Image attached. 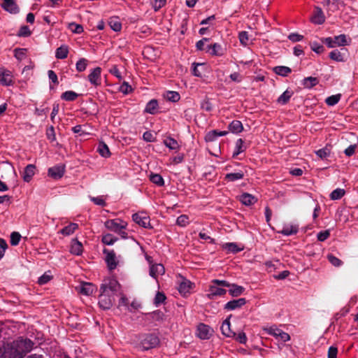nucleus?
Masks as SVG:
<instances>
[{
  "instance_id": "obj_1",
  "label": "nucleus",
  "mask_w": 358,
  "mask_h": 358,
  "mask_svg": "<svg viewBox=\"0 0 358 358\" xmlns=\"http://www.w3.org/2000/svg\"><path fill=\"white\" fill-rule=\"evenodd\" d=\"M120 285L113 278L103 280L100 286L99 305L101 308L108 310L113 306L115 300L114 295L120 290Z\"/></svg>"
},
{
  "instance_id": "obj_2",
  "label": "nucleus",
  "mask_w": 358,
  "mask_h": 358,
  "mask_svg": "<svg viewBox=\"0 0 358 358\" xmlns=\"http://www.w3.org/2000/svg\"><path fill=\"white\" fill-rule=\"evenodd\" d=\"M105 227L110 231H112L123 239L128 238V234L126 231L127 223L120 219L109 220L105 222Z\"/></svg>"
},
{
  "instance_id": "obj_3",
  "label": "nucleus",
  "mask_w": 358,
  "mask_h": 358,
  "mask_svg": "<svg viewBox=\"0 0 358 358\" xmlns=\"http://www.w3.org/2000/svg\"><path fill=\"white\" fill-rule=\"evenodd\" d=\"M230 284L226 280H213L209 286L208 294L207 296L210 299H213L215 296L224 295L227 290L223 287H229Z\"/></svg>"
},
{
  "instance_id": "obj_4",
  "label": "nucleus",
  "mask_w": 358,
  "mask_h": 358,
  "mask_svg": "<svg viewBox=\"0 0 358 358\" xmlns=\"http://www.w3.org/2000/svg\"><path fill=\"white\" fill-rule=\"evenodd\" d=\"M12 345L22 358L26 353L32 349L34 343L27 338H19L14 341Z\"/></svg>"
},
{
  "instance_id": "obj_5",
  "label": "nucleus",
  "mask_w": 358,
  "mask_h": 358,
  "mask_svg": "<svg viewBox=\"0 0 358 358\" xmlns=\"http://www.w3.org/2000/svg\"><path fill=\"white\" fill-rule=\"evenodd\" d=\"M159 343V338L152 334H145L141 340L140 346L143 350L157 347Z\"/></svg>"
},
{
  "instance_id": "obj_6",
  "label": "nucleus",
  "mask_w": 358,
  "mask_h": 358,
  "mask_svg": "<svg viewBox=\"0 0 358 358\" xmlns=\"http://www.w3.org/2000/svg\"><path fill=\"white\" fill-rule=\"evenodd\" d=\"M103 252L106 256L105 261L108 269L110 271L115 269L118 264V261L117 260L116 255L114 250L103 249Z\"/></svg>"
},
{
  "instance_id": "obj_7",
  "label": "nucleus",
  "mask_w": 358,
  "mask_h": 358,
  "mask_svg": "<svg viewBox=\"0 0 358 358\" xmlns=\"http://www.w3.org/2000/svg\"><path fill=\"white\" fill-rule=\"evenodd\" d=\"M213 330L208 326L203 323H201L197 326L196 335L203 340H207L210 338Z\"/></svg>"
},
{
  "instance_id": "obj_8",
  "label": "nucleus",
  "mask_w": 358,
  "mask_h": 358,
  "mask_svg": "<svg viewBox=\"0 0 358 358\" xmlns=\"http://www.w3.org/2000/svg\"><path fill=\"white\" fill-rule=\"evenodd\" d=\"M134 222L144 228H151L150 220L145 213H135L132 215Z\"/></svg>"
},
{
  "instance_id": "obj_9",
  "label": "nucleus",
  "mask_w": 358,
  "mask_h": 358,
  "mask_svg": "<svg viewBox=\"0 0 358 358\" xmlns=\"http://www.w3.org/2000/svg\"><path fill=\"white\" fill-rule=\"evenodd\" d=\"M0 358H21V355L11 344L7 345L3 350L0 349Z\"/></svg>"
},
{
  "instance_id": "obj_10",
  "label": "nucleus",
  "mask_w": 358,
  "mask_h": 358,
  "mask_svg": "<svg viewBox=\"0 0 358 358\" xmlns=\"http://www.w3.org/2000/svg\"><path fill=\"white\" fill-rule=\"evenodd\" d=\"M101 69L100 67H96L88 75V80L94 86L96 87L101 85Z\"/></svg>"
},
{
  "instance_id": "obj_11",
  "label": "nucleus",
  "mask_w": 358,
  "mask_h": 358,
  "mask_svg": "<svg viewBox=\"0 0 358 358\" xmlns=\"http://www.w3.org/2000/svg\"><path fill=\"white\" fill-rule=\"evenodd\" d=\"M64 165H57L49 168L48 171V176L56 180L61 178L64 176Z\"/></svg>"
},
{
  "instance_id": "obj_12",
  "label": "nucleus",
  "mask_w": 358,
  "mask_h": 358,
  "mask_svg": "<svg viewBox=\"0 0 358 358\" xmlns=\"http://www.w3.org/2000/svg\"><path fill=\"white\" fill-rule=\"evenodd\" d=\"M268 333L270 335L275 336L276 338H278L283 342L288 341L290 339V336L287 333L277 328H269L268 330Z\"/></svg>"
},
{
  "instance_id": "obj_13",
  "label": "nucleus",
  "mask_w": 358,
  "mask_h": 358,
  "mask_svg": "<svg viewBox=\"0 0 358 358\" xmlns=\"http://www.w3.org/2000/svg\"><path fill=\"white\" fill-rule=\"evenodd\" d=\"M13 76L10 71L6 69L0 70V84L4 86L12 85Z\"/></svg>"
},
{
  "instance_id": "obj_14",
  "label": "nucleus",
  "mask_w": 358,
  "mask_h": 358,
  "mask_svg": "<svg viewBox=\"0 0 358 358\" xmlns=\"http://www.w3.org/2000/svg\"><path fill=\"white\" fill-rule=\"evenodd\" d=\"M246 303L245 298H239L227 302L224 306V309L227 310H234L241 308Z\"/></svg>"
},
{
  "instance_id": "obj_15",
  "label": "nucleus",
  "mask_w": 358,
  "mask_h": 358,
  "mask_svg": "<svg viewBox=\"0 0 358 358\" xmlns=\"http://www.w3.org/2000/svg\"><path fill=\"white\" fill-rule=\"evenodd\" d=\"M36 166L34 164H28L22 173V178L24 182H29L31 180L35 175Z\"/></svg>"
},
{
  "instance_id": "obj_16",
  "label": "nucleus",
  "mask_w": 358,
  "mask_h": 358,
  "mask_svg": "<svg viewBox=\"0 0 358 358\" xmlns=\"http://www.w3.org/2000/svg\"><path fill=\"white\" fill-rule=\"evenodd\" d=\"M2 8L10 13H16L18 12V7L15 0H2Z\"/></svg>"
},
{
  "instance_id": "obj_17",
  "label": "nucleus",
  "mask_w": 358,
  "mask_h": 358,
  "mask_svg": "<svg viewBox=\"0 0 358 358\" xmlns=\"http://www.w3.org/2000/svg\"><path fill=\"white\" fill-rule=\"evenodd\" d=\"M164 271V267L161 264H152L150 268V275L155 279L157 278L159 275H163Z\"/></svg>"
},
{
  "instance_id": "obj_18",
  "label": "nucleus",
  "mask_w": 358,
  "mask_h": 358,
  "mask_svg": "<svg viewBox=\"0 0 358 358\" xmlns=\"http://www.w3.org/2000/svg\"><path fill=\"white\" fill-rule=\"evenodd\" d=\"M311 21L316 24H322L324 22L325 17L321 8H315L314 15L311 17Z\"/></svg>"
},
{
  "instance_id": "obj_19",
  "label": "nucleus",
  "mask_w": 358,
  "mask_h": 358,
  "mask_svg": "<svg viewBox=\"0 0 358 358\" xmlns=\"http://www.w3.org/2000/svg\"><path fill=\"white\" fill-rule=\"evenodd\" d=\"M221 331L223 335L231 338L236 336V333L231 330L229 318H227L222 324Z\"/></svg>"
},
{
  "instance_id": "obj_20",
  "label": "nucleus",
  "mask_w": 358,
  "mask_h": 358,
  "mask_svg": "<svg viewBox=\"0 0 358 358\" xmlns=\"http://www.w3.org/2000/svg\"><path fill=\"white\" fill-rule=\"evenodd\" d=\"M83 251V244L77 239H73L71 244L70 252L75 255H80Z\"/></svg>"
},
{
  "instance_id": "obj_21",
  "label": "nucleus",
  "mask_w": 358,
  "mask_h": 358,
  "mask_svg": "<svg viewBox=\"0 0 358 358\" xmlns=\"http://www.w3.org/2000/svg\"><path fill=\"white\" fill-rule=\"evenodd\" d=\"M95 289V286L90 282H83L79 287V292L86 296L92 294Z\"/></svg>"
},
{
  "instance_id": "obj_22",
  "label": "nucleus",
  "mask_w": 358,
  "mask_h": 358,
  "mask_svg": "<svg viewBox=\"0 0 358 358\" xmlns=\"http://www.w3.org/2000/svg\"><path fill=\"white\" fill-rule=\"evenodd\" d=\"M193 284L187 279H182L180 282L178 291L180 294L185 295L189 292V290L192 289Z\"/></svg>"
},
{
  "instance_id": "obj_23",
  "label": "nucleus",
  "mask_w": 358,
  "mask_h": 358,
  "mask_svg": "<svg viewBox=\"0 0 358 358\" xmlns=\"http://www.w3.org/2000/svg\"><path fill=\"white\" fill-rule=\"evenodd\" d=\"M78 229V224L74 222H71L68 226H66L65 227L62 229L59 233L64 236H70L73 234Z\"/></svg>"
},
{
  "instance_id": "obj_24",
  "label": "nucleus",
  "mask_w": 358,
  "mask_h": 358,
  "mask_svg": "<svg viewBox=\"0 0 358 358\" xmlns=\"http://www.w3.org/2000/svg\"><path fill=\"white\" fill-rule=\"evenodd\" d=\"M241 202L245 206H250L257 201L256 198L250 194L243 193L240 196Z\"/></svg>"
},
{
  "instance_id": "obj_25",
  "label": "nucleus",
  "mask_w": 358,
  "mask_h": 358,
  "mask_svg": "<svg viewBox=\"0 0 358 358\" xmlns=\"http://www.w3.org/2000/svg\"><path fill=\"white\" fill-rule=\"evenodd\" d=\"M229 287H230V289H229V294L234 297L241 295L245 291V288L243 287L236 284H230V286Z\"/></svg>"
},
{
  "instance_id": "obj_26",
  "label": "nucleus",
  "mask_w": 358,
  "mask_h": 358,
  "mask_svg": "<svg viewBox=\"0 0 358 358\" xmlns=\"http://www.w3.org/2000/svg\"><path fill=\"white\" fill-rule=\"evenodd\" d=\"M246 150V146L242 138H238L236 142L235 150L233 152V157H236L239 154Z\"/></svg>"
},
{
  "instance_id": "obj_27",
  "label": "nucleus",
  "mask_w": 358,
  "mask_h": 358,
  "mask_svg": "<svg viewBox=\"0 0 358 358\" xmlns=\"http://www.w3.org/2000/svg\"><path fill=\"white\" fill-rule=\"evenodd\" d=\"M298 230L299 227L296 225H285L283 227L280 233L285 236H290L296 234L298 232Z\"/></svg>"
},
{
  "instance_id": "obj_28",
  "label": "nucleus",
  "mask_w": 358,
  "mask_h": 358,
  "mask_svg": "<svg viewBox=\"0 0 358 358\" xmlns=\"http://www.w3.org/2000/svg\"><path fill=\"white\" fill-rule=\"evenodd\" d=\"M158 102L156 99L150 100L146 105L145 112L149 114H155L157 112Z\"/></svg>"
},
{
  "instance_id": "obj_29",
  "label": "nucleus",
  "mask_w": 358,
  "mask_h": 358,
  "mask_svg": "<svg viewBox=\"0 0 358 358\" xmlns=\"http://www.w3.org/2000/svg\"><path fill=\"white\" fill-rule=\"evenodd\" d=\"M97 151L101 157L105 158L109 157L111 155L108 145L104 142H99Z\"/></svg>"
},
{
  "instance_id": "obj_30",
  "label": "nucleus",
  "mask_w": 358,
  "mask_h": 358,
  "mask_svg": "<svg viewBox=\"0 0 358 358\" xmlns=\"http://www.w3.org/2000/svg\"><path fill=\"white\" fill-rule=\"evenodd\" d=\"M292 95L293 92L287 90L278 98L277 102L281 105H285L288 103Z\"/></svg>"
},
{
  "instance_id": "obj_31",
  "label": "nucleus",
  "mask_w": 358,
  "mask_h": 358,
  "mask_svg": "<svg viewBox=\"0 0 358 358\" xmlns=\"http://www.w3.org/2000/svg\"><path fill=\"white\" fill-rule=\"evenodd\" d=\"M108 25L110 29L115 31H120L122 29V24L117 17H113L109 19Z\"/></svg>"
},
{
  "instance_id": "obj_32",
  "label": "nucleus",
  "mask_w": 358,
  "mask_h": 358,
  "mask_svg": "<svg viewBox=\"0 0 358 358\" xmlns=\"http://www.w3.org/2000/svg\"><path fill=\"white\" fill-rule=\"evenodd\" d=\"M69 53V48L67 45H63L57 48L55 57L57 59H64L67 57Z\"/></svg>"
},
{
  "instance_id": "obj_33",
  "label": "nucleus",
  "mask_w": 358,
  "mask_h": 358,
  "mask_svg": "<svg viewBox=\"0 0 358 358\" xmlns=\"http://www.w3.org/2000/svg\"><path fill=\"white\" fill-rule=\"evenodd\" d=\"M164 144L170 150H177L180 148L178 141L170 136L164 140Z\"/></svg>"
},
{
  "instance_id": "obj_34",
  "label": "nucleus",
  "mask_w": 358,
  "mask_h": 358,
  "mask_svg": "<svg viewBox=\"0 0 358 358\" xmlns=\"http://www.w3.org/2000/svg\"><path fill=\"white\" fill-rule=\"evenodd\" d=\"M207 48V51L212 55L220 56L223 54L222 46L218 43H214L213 45H208Z\"/></svg>"
},
{
  "instance_id": "obj_35",
  "label": "nucleus",
  "mask_w": 358,
  "mask_h": 358,
  "mask_svg": "<svg viewBox=\"0 0 358 358\" xmlns=\"http://www.w3.org/2000/svg\"><path fill=\"white\" fill-rule=\"evenodd\" d=\"M273 71L277 75L285 77L287 76L292 72V70L288 66H278L273 68Z\"/></svg>"
},
{
  "instance_id": "obj_36",
  "label": "nucleus",
  "mask_w": 358,
  "mask_h": 358,
  "mask_svg": "<svg viewBox=\"0 0 358 358\" xmlns=\"http://www.w3.org/2000/svg\"><path fill=\"white\" fill-rule=\"evenodd\" d=\"M229 130L233 133H240L243 131V127L241 121L234 120L229 125Z\"/></svg>"
},
{
  "instance_id": "obj_37",
  "label": "nucleus",
  "mask_w": 358,
  "mask_h": 358,
  "mask_svg": "<svg viewBox=\"0 0 358 358\" xmlns=\"http://www.w3.org/2000/svg\"><path fill=\"white\" fill-rule=\"evenodd\" d=\"M78 96V94L73 91H66L61 95V99L66 101H73Z\"/></svg>"
},
{
  "instance_id": "obj_38",
  "label": "nucleus",
  "mask_w": 358,
  "mask_h": 358,
  "mask_svg": "<svg viewBox=\"0 0 358 358\" xmlns=\"http://www.w3.org/2000/svg\"><path fill=\"white\" fill-rule=\"evenodd\" d=\"M150 180L159 187H162L164 185V180L162 176L158 173H151L150 175Z\"/></svg>"
},
{
  "instance_id": "obj_39",
  "label": "nucleus",
  "mask_w": 358,
  "mask_h": 358,
  "mask_svg": "<svg viewBox=\"0 0 358 358\" xmlns=\"http://www.w3.org/2000/svg\"><path fill=\"white\" fill-rule=\"evenodd\" d=\"M244 177V173L243 171H239L237 173H227L225 176V179L229 182H234L236 180H241Z\"/></svg>"
},
{
  "instance_id": "obj_40",
  "label": "nucleus",
  "mask_w": 358,
  "mask_h": 358,
  "mask_svg": "<svg viewBox=\"0 0 358 358\" xmlns=\"http://www.w3.org/2000/svg\"><path fill=\"white\" fill-rule=\"evenodd\" d=\"M222 248L227 250L229 252L233 253H236L242 250V248H238V246L235 243H226L222 245Z\"/></svg>"
},
{
  "instance_id": "obj_41",
  "label": "nucleus",
  "mask_w": 358,
  "mask_h": 358,
  "mask_svg": "<svg viewBox=\"0 0 358 358\" xmlns=\"http://www.w3.org/2000/svg\"><path fill=\"white\" fill-rule=\"evenodd\" d=\"M117 241V238L110 234L103 235L101 241L103 244L107 245H112Z\"/></svg>"
},
{
  "instance_id": "obj_42",
  "label": "nucleus",
  "mask_w": 358,
  "mask_h": 358,
  "mask_svg": "<svg viewBox=\"0 0 358 358\" xmlns=\"http://www.w3.org/2000/svg\"><path fill=\"white\" fill-rule=\"evenodd\" d=\"M318 83V80L315 77H307L303 79V85L306 88H312Z\"/></svg>"
},
{
  "instance_id": "obj_43",
  "label": "nucleus",
  "mask_w": 358,
  "mask_h": 358,
  "mask_svg": "<svg viewBox=\"0 0 358 358\" xmlns=\"http://www.w3.org/2000/svg\"><path fill=\"white\" fill-rule=\"evenodd\" d=\"M345 191L343 189L337 188L330 194V199L331 200L340 199L345 195Z\"/></svg>"
},
{
  "instance_id": "obj_44",
  "label": "nucleus",
  "mask_w": 358,
  "mask_h": 358,
  "mask_svg": "<svg viewBox=\"0 0 358 358\" xmlns=\"http://www.w3.org/2000/svg\"><path fill=\"white\" fill-rule=\"evenodd\" d=\"M167 100L172 102H177L180 100V96L178 92L175 91H168L165 95Z\"/></svg>"
},
{
  "instance_id": "obj_45",
  "label": "nucleus",
  "mask_w": 358,
  "mask_h": 358,
  "mask_svg": "<svg viewBox=\"0 0 358 358\" xmlns=\"http://www.w3.org/2000/svg\"><path fill=\"white\" fill-rule=\"evenodd\" d=\"M341 97V95L340 94L331 95L330 96H328L326 100L325 103L330 106H333L338 103V102L340 101Z\"/></svg>"
},
{
  "instance_id": "obj_46",
  "label": "nucleus",
  "mask_w": 358,
  "mask_h": 358,
  "mask_svg": "<svg viewBox=\"0 0 358 358\" xmlns=\"http://www.w3.org/2000/svg\"><path fill=\"white\" fill-rule=\"evenodd\" d=\"M333 39L334 43L336 44V46H342L347 45L346 37L344 34L334 36Z\"/></svg>"
},
{
  "instance_id": "obj_47",
  "label": "nucleus",
  "mask_w": 358,
  "mask_h": 358,
  "mask_svg": "<svg viewBox=\"0 0 358 358\" xmlns=\"http://www.w3.org/2000/svg\"><path fill=\"white\" fill-rule=\"evenodd\" d=\"M88 61L85 58L80 59L76 63V70L78 72L84 71L87 66Z\"/></svg>"
},
{
  "instance_id": "obj_48",
  "label": "nucleus",
  "mask_w": 358,
  "mask_h": 358,
  "mask_svg": "<svg viewBox=\"0 0 358 358\" xmlns=\"http://www.w3.org/2000/svg\"><path fill=\"white\" fill-rule=\"evenodd\" d=\"M238 38L240 41V43L246 46L248 45L249 42V36L248 33L245 31H241L238 34Z\"/></svg>"
},
{
  "instance_id": "obj_49",
  "label": "nucleus",
  "mask_w": 358,
  "mask_h": 358,
  "mask_svg": "<svg viewBox=\"0 0 358 358\" xmlns=\"http://www.w3.org/2000/svg\"><path fill=\"white\" fill-rule=\"evenodd\" d=\"M21 239V235L20 233L13 231L10 234V244L11 245L15 246L17 245L20 243V241Z\"/></svg>"
},
{
  "instance_id": "obj_50",
  "label": "nucleus",
  "mask_w": 358,
  "mask_h": 358,
  "mask_svg": "<svg viewBox=\"0 0 358 358\" xmlns=\"http://www.w3.org/2000/svg\"><path fill=\"white\" fill-rule=\"evenodd\" d=\"M327 259L329 262L334 266L339 267L343 264V262L340 259L337 258L331 254L327 255Z\"/></svg>"
},
{
  "instance_id": "obj_51",
  "label": "nucleus",
  "mask_w": 358,
  "mask_h": 358,
  "mask_svg": "<svg viewBox=\"0 0 358 358\" xmlns=\"http://www.w3.org/2000/svg\"><path fill=\"white\" fill-rule=\"evenodd\" d=\"M189 223V217L186 215H180L176 220V224L180 227H185Z\"/></svg>"
},
{
  "instance_id": "obj_52",
  "label": "nucleus",
  "mask_w": 358,
  "mask_h": 358,
  "mask_svg": "<svg viewBox=\"0 0 358 358\" xmlns=\"http://www.w3.org/2000/svg\"><path fill=\"white\" fill-rule=\"evenodd\" d=\"M329 57L336 62H341L343 60V56L339 50H334L329 53Z\"/></svg>"
},
{
  "instance_id": "obj_53",
  "label": "nucleus",
  "mask_w": 358,
  "mask_h": 358,
  "mask_svg": "<svg viewBox=\"0 0 358 358\" xmlns=\"http://www.w3.org/2000/svg\"><path fill=\"white\" fill-rule=\"evenodd\" d=\"M316 155L321 159H326L330 155V149L327 147L320 149L316 151Z\"/></svg>"
},
{
  "instance_id": "obj_54",
  "label": "nucleus",
  "mask_w": 358,
  "mask_h": 358,
  "mask_svg": "<svg viewBox=\"0 0 358 358\" xmlns=\"http://www.w3.org/2000/svg\"><path fill=\"white\" fill-rule=\"evenodd\" d=\"M69 28L71 30L72 32L76 34H80L83 31V26L74 22L70 23Z\"/></svg>"
},
{
  "instance_id": "obj_55",
  "label": "nucleus",
  "mask_w": 358,
  "mask_h": 358,
  "mask_svg": "<svg viewBox=\"0 0 358 358\" xmlns=\"http://www.w3.org/2000/svg\"><path fill=\"white\" fill-rule=\"evenodd\" d=\"M27 50L24 48H16L15 50V57L18 60H22L25 58Z\"/></svg>"
},
{
  "instance_id": "obj_56",
  "label": "nucleus",
  "mask_w": 358,
  "mask_h": 358,
  "mask_svg": "<svg viewBox=\"0 0 358 358\" xmlns=\"http://www.w3.org/2000/svg\"><path fill=\"white\" fill-rule=\"evenodd\" d=\"M52 278V276L50 274L45 273L38 278V283L41 285H45L50 281Z\"/></svg>"
},
{
  "instance_id": "obj_57",
  "label": "nucleus",
  "mask_w": 358,
  "mask_h": 358,
  "mask_svg": "<svg viewBox=\"0 0 358 358\" xmlns=\"http://www.w3.org/2000/svg\"><path fill=\"white\" fill-rule=\"evenodd\" d=\"M166 299V296L162 292H158L155 297L154 303L156 306H159Z\"/></svg>"
},
{
  "instance_id": "obj_58",
  "label": "nucleus",
  "mask_w": 358,
  "mask_h": 358,
  "mask_svg": "<svg viewBox=\"0 0 358 358\" xmlns=\"http://www.w3.org/2000/svg\"><path fill=\"white\" fill-rule=\"evenodd\" d=\"M90 200L96 205L100 206H106V203L102 196L90 197Z\"/></svg>"
},
{
  "instance_id": "obj_59",
  "label": "nucleus",
  "mask_w": 358,
  "mask_h": 358,
  "mask_svg": "<svg viewBox=\"0 0 358 358\" xmlns=\"http://www.w3.org/2000/svg\"><path fill=\"white\" fill-rule=\"evenodd\" d=\"M310 48H311L312 50L315 52L316 53H321L324 50L323 45L317 43V42L311 43Z\"/></svg>"
},
{
  "instance_id": "obj_60",
  "label": "nucleus",
  "mask_w": 358,
  "mask_h": 358,
  "mask_svg": "<svg viewBox=\"0 0 358 358\" xmlns=\"http://www.w3.org/2000/svg\"><path fill=\"white\" fill-rule=\"evenodd\" d=\"M236 341L240 343L245 344L247 342V336L244 332H240L238 334H236V336L233 337Z\"/></svg>"
},
{
  "instance_id": "obj_61",
  "label": "nucleus",
  "mask_w": 358,
  "mask_h": 358,
  "mask_svg": "<svg viewBox=\"0 0 358 358\" xmlns=\"http://www.w3.org/2000/svg\"><path fill=\"white\" fill-rule=\"evenodd\" d=\"M30 34H31V31L29 30V28L27 26H22L20 29V30L17 33L18 36H23V37L29 36Z\"/></svg>"
},
{
  "instance_id": "obj_62",
  "label": "nucleus",
  "mask_w": 358,
  "mask_h": 358,
  "mask_svg": "<svg viewBox=\"0 0 358 358\" xmlns=\"http://www.w3.org/2000/svg\"><path fill=\"white\" fill-rule=\"evenodd\" d=\"M152 319L155 321H162L164 319V314L162 312L157 310L154 311L150 314Z\"/></svg>"
},
{
  "instance_id": "obj_63",
  "label": "nucleus",
  "mask_w": 358,
  "mask_h": 358,
  "mask_svg": "<svg viewBox=\"0 0 358 358\" xmlns=\"http://www.w3.org/2000/svg\"><path fill=\"white\" fill-rule=\"evenodd\" d=\"M109 73L115 76L119 80L122 79V76L117 66L114 65L109 69Z\"/></svg>"
},
{
  "instance_id": "obj_64",
  "label": "nucleus",
  "mask_w": 358,
  "mask_h": 358,
  "mask_svg": "<svg viewBox=\"0 0 358 358\" xmlns=\"http://www.w3.org/2000/svg\"><path fill=\"white\" fill-rule=\"evenodd\" d=\"M216 134H217V130H212V131H209L208 134H206V135L205 136L206 141L211 142V141H215L217 139Z\"/></svg>"
}]
</instances>
